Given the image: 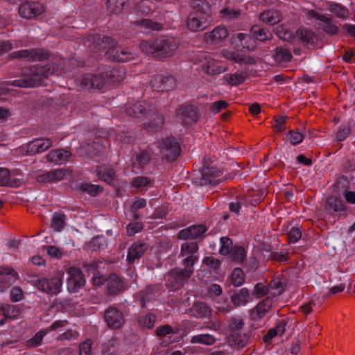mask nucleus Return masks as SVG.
Returning a JSON list of instances; mask_svg holds the SVG:
<instances>
[{
  "label": "nucleus",
  "instance_id": "0eeeda50",
  "mask_svg": "<svg viewBox=\"0 0 355 355\" xmlns=\"http://www.w3.org/2000/svg\"><path fill=\"white\" fill-rule=\"evenodd\" d=\"M193 273V267H184V269L175 268L169 272L168 281L173 289H179L183 286L185 282L191 277Z\"/></svg>",
  "mask_w": 355,
  "mask_h": 355
},
{
  "label": "nucleus",
  "instance_id": "412c9836",
  "mask_svg": "<svg viewBox=\"0 0 355 355\" xmlns=\"http://www.w3.org/2000/svg\"><path fill=\"white\" fill-rule=\"evenodd\" d=\"M107 293L110 295H118L123 292L127 286L116 274H111L106 279Z\"/></svg>",
  "mask_w": 355,
  "mask_h": 355
},
{
  "label": "nucleus",
  "instance_id": "cd10ccee",
  "mask_svg": "<svg viewBox=\"0 0 355 355\" xmlns=\"http://www.w3.org/2000/svg\"><path fill=\"white\" fill-rule=\"evenodd\" d=\"M211 309L202 302H196L189 309L188 313L197 318H209L211 315Z\"/></svg>",
  "mask_w": 355,
  "mask_h": 355
},
{
  "label": "nucleus",
  "instance_id": "ddd939ff",
  "mask_svg": "<svg viewBox=\"0 0 355 355\" xmlns=\"http://www.w3.org/2000/svg\"><path fill=\"white\" fill-rule=\"evenodd\" d=\"M214 57L215 55L206 53H202L200 55V61L202 62V69L210 76L220 74L225 71V68L218 64Z\"/></svg>",
  "mask_w": 355,
  "mask_h": 355
},
{
  "label": "nucleus",
  "instance_id": "13d9d810",
  "mask_svg": "<svg viewBox=\"0 0 355 355\" xmlns=\"http://www.w3.org/2000/svg\"><path fill=\"white\" fill-rule=\"evenodd\" d=\"M304 137V136L301 132L293 130L289 131L286 135V139L294 146L300 144L303 141Z\"/></svg>",
  "mask_w": 355,
  "mask_h": 355
},
{
  "label": "nucleus",
  "instance_id": "2eb2a0df",
  "mask_svg": "<svg viewBox=\"0 0 355 355\" xmlns=\"http://www.w3.org/2000/svg\"><path fill=\"white\" fill-rule=\"evenodd\" d=\"M104 320L110 328L118 329L124 323V318L121 311L113 306L106 309L104 314Z\"/></svg>",
  "mask_w": 355,
  "mask_h": 355
},
{
  "label": "nucleus",
  "instance_id": "f704fd0d",
  "mask_svg": "<svg viewBox=\"0 0 355 355\" xmlns=\"http://www.w3.org/2000/svg\"><path fill=\"white\" fill-rule=\"evenodd\" d=\"M250 299V293L248 288H243L234 293L232 296V303L237 306L245 305Z\"/></svg>",
  "mask_w": 355,
  "mask_h": 355
},
{
  "label": "nucleus",
  "instance_id": "bf43d9fd",
  "mask_svg": "<svg viewBox=\"0 0 355 355\" xmlns=\"http://www.w3.org/2000/svg\"><path fill=\"white\" fill-rule=\"evenodd\" d=\"M268 290L274 295L281 294L284 290V285L279 279H273L269 284Z\"/></svg>",
  "mask_w": 355,
  "mask_h": 355
},
{
  "label": "nucleus",
  "instance_id": "4d7b16f0",
  "mask_svg": "<svg viewBox=\"0 0 355 355\" xmlns=\"http://www.w3.org/2000/svg\"><path fill=\"white\" fill-rule=\"evenodd\" d=\"M243 324L244 322L241 318H232L228 325L229 334L241 332Z\"/></svg>",
  "mask_w": 355,
  "mask_h": 355
},
{
  "label": "nucleus",
  "instance_id": "c85d7f7f",
  "mask_svg": "<svg viewBox=\"0 0 355 355\" xmlns=\"http://www.w3.org/2000/svg\"><path fill=\"white\" fill-rule=\"evenodd\" d=\"M71 156L70 151L65 149H56L51 150L46 155L48 162L56 164H62L69 159Z\"/></svg>",
  "mask_w": 355,
  "mask_h": 355
},
{
  "label": "nucleus",
  "instance_id": "4c0bfd02",
  "mask_svg": "<svg viewBox=\"0 0 355 355\" xmlns=\"http://www.w3.org/2000/svg\"><path fill=\"white\" fill-rule=\"evenodd\" d=\"M246 76L243 72H236L234 73H227L223 77V83L231 85H241L245 80Z\"/></svg>",
  "mask_w": 355,
  "mask_h": 355
},
{
  "label": "nucleus",
  "instance_id": "1a4fd4ad",
  "mask_svg": "<svg viewBox=\"0 0 355 355\" xmlns=\"http://www.w3.org/2000/svg\"><path fill=\"white\" fill-rule=\"evenodd\" d=\"M70 173L68 168H55L37 175L36 180L42 184L56 183L67 178Z\"/></svg>",
  "mask_w": 355,
  "mask_h": 355
},
{
  "label": "nucleus",
  "instance_id": "473e14b6",
  "mask_svg": "<svg viewBox=\"0 0 355 355\" xmlns=\"http://www.w3.org/2000/svg\"><path fill=\"white\" fill-rule=\"evenodd\" d=\"M147 250L145 243L135 242L128 249L127 259L129 262H134L135 259H139Z\"/></svg>",
  "mask_w": 355,
  "mask_h": 355
},
{
  "label": "nucleus",
  "instance_id": "2f4dec72",
  "mask_svg": "<svg viewBox=\"0 0 355 355\" xmlns=\"http://www.w3.org/2000/svg\"><path fill=\"white\" fill-rule=\"evenodd\" d=\"M271 306V300H270L269 297H267L257 304L252 311L251 315L254 319H261L265 316L266 313L270 310Z\"/></svg>",
  "mask_w": 355,
  "mask_h": 355
},
{
  "label": "nucleus",
  "instance_id": "69168bd1",
  "mask_svg": "<svg viewBox=\"0 0 355 355\" xmlns=\"http://www.w3.org/2000/svg\"><path fill=\"white\" fill-rule=\"evenodd\" d=\"M135 10L137 12L140 13L141 15H147L151 10L149 5V1H141L137 3L135 6Z\"/></svg>",
  "mask_w": 355,
  "mask_h": 355
},
{
  "label": "nucleus",
  "instance_id": "a878e982",
  "mask_svg": "<svg viewBox=\"0 0 355 355\" xmlns=\"http://www.w3.org/2000/svg\"><path fill=\"white\" fill-rule=\"evenodd\" d=\"M177 117L184 125H189L197 121L198 114L191 106H185L178 110Z\"/></svg>",
  "mask_w": 355,
  "mask_h": 355
},
{
  "label": "nucleus",
  "instance_id": "5fc2aeb1",
  "mask_svg": "<svg viewBox=\"0 0 355 355\" xmlns=\"http://www.w3.org/2000/svg\"><path fill=\"white\" fill-rule=\"evenodd\" d=\"M156 320V316L153 313H148L144 316L139 317L138 320V322L140 326L152 329L154 327L155 322Z\"/></svg>",
  "mask_w": 355,
  "mask_h": 355
},
{
  "label": "nucleus",
  "instance_id": "c03bdc74",
  "mask_svg": "<svg viewBox=\"0 0 355 355\" xmlns=\"http://www.w3.org/2000/svg\"><path fill=\"white\" fill-rule=\"evenodd\" d=\"M251 33L255 39L261 42L269 40L272 37V34L270 31L257 25L253 26L251 28Z\"/></svg>",
  "mask_w": 355,
  "mask_h": 355
},
{
  "label": "nucleus",
  "instance_id": "f8f14e48",
  "mask_svg": "<svg viewBox=\"0 0 355 355\" xmlns=\"http://www.w3.org/2000/svg\"><path fill=\"white\" fill-rule=\"evenodd\" d=\"M67 274L69 277L67 286L70 293H75L84 286L85 282L84 275L78 268L70 267L67 270Z\"/></svg>",
  "mask_w": 355,
  "mask_h": 355
},
{
  "label": "nucleus",
  "instance_id": "9d476101",
  "mask_svg": "<svg viewBox=\"0 0 355 355\" xmlns=\"http://www.w3.org/2000/svg\"><path fill=\"white\" fill-rule=\"evenodd\" d=\"M13 58H24L28 61H43L49 58V53L43 49H26L14 51Z\"/></svg>",
  "mask_w": 355,
  "mask_h": 355
},
{
  "label": "nucleus",
  "instance_id": "6e6552de",
  "mask_svg": "<svg viewBox=\"0 0 355 355\" xmlns=\"http://www.w3.org/2000/svg\"><path fill=\"white\" fill-rule=\"evenodd\" d=\"M63 274L51 278H42L36 282L37 288L43 292L51 294H58L62 286Z\"/></svg>",
  "mask_w": 355,
  "mask_h": 355
},
{
  "label": "nucleus",
  "instance_id": "393cba45",
  "mask_svg": "<svg viewBox=\"0 0 355 355\" xmlns=\"http://www.w3.org/2000/svg\"><path fill=\"white\" fill-rule=\"evenodd\" d=\"M223 173L214 167L205 168L202 173L201 184H218L220 182Z\"/></svg>",
  "mask_w": 355,
  "mask_h": 355
},
{
  "label": "nucleus",
  "instance_id": "aec40b11",
  "mask_svg": "<svg viewBox=\"0 0 355 355\" xmlns=\"http://www.w3.org/2000/svg\"><path fill=\"white\" fill-rule=\"evenodd\" d=\"M164 123V117L157 112L150 110L145 114L144 125L148 130L161 128Z\"/></svg>",
  "mask_w": 355,
  "mask_h": 355
},
{
  "label": "nucleus",
  "instance_id": "e433bc0d",
  "mask_svg": "<svg viewBox=\"0 0 355 355\" xmlns=\"http://www.w3.org/2000/svg\"><path fill=\"white\" fill-rule=\"evenodd\" d=\"M216 341V338L209 334H200L193 336L191 338L190 343L191 344H200L205 345H212Z\"/></svg>",
  "mask_w": 355,
  "mask_h": 355
},
{
  "label": "nucleus",
  "instance_id": "e2e57ef3",
  "mask_svg": "<svg viewBox=\"0 0 355 355\" xmlns=\"http://www.w3.org/2000/svg\"><path fill=\"white\" fill-rule=\"evenodd\" d=\"M223 17L227 19H232L238 18L241 15V11L237 9H232L230 8H224L220 12Z\"/></svg>",
  "mask_w": 355,
  "mask_h": 355
},
{
  "label": "nucleus",
  "instance_id": "a19ab883",
  "mask_svg": "<svg viewBox=\"0 0 355 355\" xmlns=\"http://www.w3.org/2000/svg\"><path fill=\"white\" fill-rule=\"evenodd\" d=\"M315 34L308 29L300 28L295 31V39H299L304 44H313Z\"/></svg>",
  "mask_w": 355,
  "mask_h": 355
},
{
  "label": "nucleus",
  "instance_id": "3c124183",
  "mask_svg": "<svg viewBox=\"0 0 355 355\" xmlns=\"http://www.w3.org/2000/svg\"><path fill=\"white\" fill-rule=\"evenodd\" d=\"M220 247L219 252L223 256H228L231 253L234 246L232 241L226 236H223L220 239Z\"/></svg>",
  "mask_w": 355,
  "mask_h": 355
},
{
  "label": "nucleus",
  "instance_id": "39448f33",
  "mask_svg": "<svg viewBox=\"0 0 355 355\" xmlns=\"http://www.w3.org/2000/svg\"><path fill=\"white\" fill-rule=\"evenodd\" d=\"M156 146L159 149L162 155L168 162H173L180 155V146L177 140L173 137L158 140Z\"/></svg>",
  "mask_w": 355,
  "mask_h": 355
},
{
  "label": "nucleus",
  "instance_id": "6e6d98bb",
  "mask_svg": "<svg viewBox=\"0 0 355 355\" xmlns=\"http://www.w3.org/2000/svg\"><path fill=\"white\" fill-rule=\"evenodd\" d=\"M20 184L11 182L10 180V172L7 168H0V186L18 187Z\"/></svg>",
  "mask_w": 355,
  "mask_h": 355
},
{
  "label": "nucleus",
  "instance_id": "8fccbe9b",
  "mask_svg": "<svg viewBox=\"0 0 355 355\" xmlns=\"http://www.w3.org/2000/svg\"><path fill=\"white\" fill-rule=\"evenodd\" d=\"M276 34L284 41L293 42L295 40V34L283 25L277 27Z\"/></svg>",
  "mask_w": 355,
  "mask_h": 355
},
{
  "label": "nucleus",
  "instance_id": "774afa93",
  "mask_svg": "<svg viewBox=\"0 0 355 355\" xmlns=\"http://www.w3.org/2000/svg\"><path fill=\"white\" fill-rule=\"evenodd\" d=\"M331 11L340 18H345L348 15V10L339 4L331 5Z\"/></svg>",
  "mask_w": 355,
  "mask_h": 355
},
{
  "label": "nucleus",
  "instance_id": "a211bd4d",
  "mask_svg": "<svg viewBox=\"0 0 355 355\" xmlns=\"http://www.w3.org/2000/svg\"><path fill=\"white\" fill-rule=\"evenodd\" d=\"M308 15L321 21L322 24L320 25L327 34L335 35L338 33V27L334 24L332 19L327 15L319 14L313 10L308 12Z\"/></svg>",
  "mask_w": 355,
  "mask_h": 355
},
{
  "label": "nucleus",
  "instance_id": "49530a36",
  "mask_svg": "<svg viewBox=\"0 0 355 355\" xmlns=\"http://www.w3.org/2000/svg\"><path fill=\"white\" fill-rule=\"evenodd\" d=\"M149 160V155L142 151L133 155L132 164L134 167L142 168L148 164Z\"/></svg>",
  "mask_w": 355,
  "mask_h": 355
},
{
  "label": "nucleus",
  "instance_id": "ea45409f",
  "mask_svg": "<svg viewBox=\"0 0 355 355\" xmlns=\"http://www.w3.org/2000/svg\"><path fill=\"white\" fill-rule=\"evenodd\" d=\"M275 60L278 63L287 62L292 58L290 50L286 47H277L273 55Z\"/></svg>",
  "mask_w": 355,
  "mask_h": 355
},
{
  "label": "nucleus",
  "instance_id": "a18cd8bd",
  "mask_svg": "<svg viewBox=\"0 0 355 355\" xmlns=\"http://www.w3.org/2000/svg\"><path fill=\"white\" fill-rule=\"evenodd\" d=\"M228 256L232 261L241 263L245 259L247 252L243 246L234 245Z\"/></svg>",
  "mask_w": 355,
  "mask_h": 355
},
{
  "label": "nucleus",
  "instance_id": "603ef678",
  "mask_svg": "<svg viewBox=\"0 0 355 355\" xmlns=\"http://www.w3.org/2000/svg\"><path fill=\"white\" fill-rule=\"evenodd\" d=\"M245 281V275L240 268H235L231 275V282L235 286H241Z\"/></svg>",
  "mask_w": 355,
  "mask_h": 355
},
{
  "label": "nucleus",
  "instance_id": "864d4df0",
  "mask_svg": "<svg viewBox=\"0 0 355 355\" xmlns=\"http://www.w3.org/2000/svg\"><path fill=\"white\" fill-rule=\"evenodd\" d=\"M144 105L141 103H136L126 108V113L130 116L140 117L144 116Z\"/></svg>",
  "mask_w": 355,
  "mask_h": 355
},
{
  "label": "nucleus",
  "instance_id": "680f3d73",
  "mask_svg": "<svg viewBox=\"0 0 355 355\" xmlns=\"http://www.w3.org/2000/svg\"><path fill=\"white\" fill-rule=\"evenodd\" d=\"M146 206V201L144 198H139L135 201V202L132 205L130 210L132 214V217L137 220L139 218V215L137 214V211L139 209L144 208Z\"/></svg>",
  "mask_w": 355,
  "mask_h": 355
},
{
  "label": "nucleus",
  "instance_id": "bb28decb",
  "mask_svg": "<svg viewBox=\"0 0 355 355\" xmlns=\"http://www.w3.org/2000/svg\"><path fill=\"white\" fill-rule=\"evenodd\" d=\"M229 345L235 349H241L248 345L249 336L241 332L230 333L227 338Z\"/></svg>",
  "mask_w": 355,
  "mask_h": 355
},
{
  "label": "nucleus",
  "instance_id": "79ce46f5",
  "mask_svg": "<svg viewBox=\"0 0 355 355\" xmlns=\"http://www.w3.org/2000/svg\"><path fill=\"white\" fill-rule=\"evenodd\" d=\"M326 209L329 211L342 212L345 211L346 207L342 200L331 197L327 198Z\"/></svg>",
  "mask_w": 355,
  "mask_h": 355
},
{
  "label": "nucleus",
  "instance_id": "20e7f679",
  "mask_svg": "<svg viewBox=\"0 0 355 355\" xmlns=\"http://www.w3.org/2000/svg\"><path fill=\"white\" fill-rule=\"evenodd\" d=\"M102 43L107 45L104 46V48H107L106 55L109 59L113 61L123 62L134 58V54L129 49H122L110 37H103Z\"/></svg>",
  "mask_w": 355,
  "mask_h": 355
},
{
  "label": "nucleus",
  "instance_id": "f3484780",
  "mask_svg": "<svg viewBox=\"0 0 355 355\" xmlns=\"http://www.w3.org/2000/svg\"><path fill=\"white\" fill-rule=\"evenodd\" d=\"M150 84L153 89L158 92L168 91L175 87L176 80L171 76L158 75L151 80Z\"/></svg>",
  "mask_w": 355,
  "mask_h": 355
},
{
  "label": "nucleus",
  "instance_id": "5701e85b",
  "mask_svg": "<svg viewBox=\"0 0 355 355\" xmlns=\"http://www.w3.org/2000/svg\"><path fill=\"white\" fill-rule=\"evenodd\" d=\"M206 230V227L202 225H191L180 230L178 232V239L184 240L197 239L203 235Z\"/></svg>",
  "mask_w": 355,
  "mask_h": 355
},
{
  "label": "nucleus",
  "instance_id": "c756f323",
  "mask_svg": "<svg viewBox=\"0 0 355 355\" xmlns=\"http://www.w3.org/2000/svg\"><path fill=\"white\" fill-rule=\"evenodd\" d=\"M232 44H235L236 47L245 48L248 50H252L254 48V42L251 36L245 33H237L232 37Z\"/></svg>",
  "mask_w": 355,
  "mask_h": 355
},
{
  "label": "nucleus",
  "instance_id": "58836bf2",
  "mask_svg": "<svg viewBox=\"0 0 355 355\" xmlns=\"http://www.w3.org/2000/svg\"><path fill=\"white\" fill-rule=\"evenodd\" d=\"M260 19L266 24L274 25L281 20L280 13L275 10H268L262 12Z\"/></svg>",
  "mask_w": 355,
  "mask_h": 355
},
{
  "label": "nucleus",
  "instance_id": "6ab92c4d",
  "mask_svg": "<svg viewBox=\"0 0 355 355\" xmlns=\"http://www.w3.org/2000/svg\"><path fill=\"white\" fill-rule=\"evenodd\" d=\"M160 294L159 286H147L145 288L140 291L137 298L139 300L142 307H146L149 302H151Z\"/></svg>",
  "mask_w": 355,
  "mask_h": 355
},
{
  "label": "nucleus",
  "instance_id": "72a5a7b5",
  "mask_svg": "<svg viewBox=\"0 0 355 355\" xmlns=\"http://www.w3.org/2000/svg\"><path fill=\"white\" fill-rule=\"evenodd\" d=\"M97 175L99 179L112 184L115 178V171L113 168L110 166H98L96 169Z\"/></svg>",
  "mask_w": 355,
  "mask_h": 355
},
{
  "label": "nucleus",
  "instance_id": "37998d69",
  "mask_svg": "<svg viewBox=\"0 0 355 355\" xmlns=\"http://www.w3.org/2000/svg\"><path fill=\"white\" fill-rule=\"evenodd\" d=\"M66 224V216L60 212L53 214L51 227L56 232H60Z\"/></svg>",
  "mask_w": 355,
  "mask_h": 355
},
{
  "label": "nucleus",
  "instance_id": "4be33fe9",
  "mask_svg": "<svg viewBox=\"0 0 355 355\" xmlns=\"http://www.w3.org/2000/svg\"><path fill=\"white\" fill-rule=\"evenodd\" d=\"M228 35V31L224 26H218L213 31L207 32L204 35V40L210 44L220 43Z\"/></svg>",
  "mask_w": 355,
  "mask_h": 355
},
{
  "label": "nucleus",
  "instance_id": "7c9ffc66",
  "mask_svg": "<svg viewBox=\"0 0 355 355\" xmlns=\"http://www.w3.org/2000/svg\"><path fill=\"white\" fill-rule=\"evenodd\" d=\"M104 73L108 85L118 84L122 82L125 77V73L123 68L106 70Z\"/></svg>",
  "mask_w": 355,
  "mask_h": 355
},
{
  "label": "nucleus",
  "instance_id": "09e8293b",
  "mask_svg": "<svg viewBox=\"0 0 355 355\" xmlns=\"http://www.w3.org/2000/svg\"><path fill=\"white\" fill-rule=\"evenodd\" d=\"M1 309L5 318L15 319L21 313V309L17 305L6 304Z\"/></svg>",
  "mask_w": 355,
  "mask_h": 355
},
{
  "label": "nucleus",
  "instance_id": "c9c22d12",
  "mask_svg": "<svg viewBox=\"0 0 355 355\" xmlns=\"http://www.w3.org/2000/svg\"><path fill=\"white\" fill-rule=\"evenodd\" d=\"M132 24L135 27H137L141 31H159L162 28V25L161 24L158 22H154L148 19L134 21Z\"/></svg>",
  "mask_w": 355,
  "mask_h": 355
},
{
  "label": "nucleus",
  "instance_id": "423d86ee",
  "mask_svg": "<svg viewBox=\"0 0 355 355\" xmlns=\"http://www.w3.org/2000/svg\"><path fill=\"white\" fill-rule=\"evenodd\" d=\"M198 245L196 242H184L181 245L180 257H183L182 264L184 267H193L198 261Z\"/></svg>",
  "mask_w": 355,
  "mask_h": 355
},
{
  "label": "nucleus",
  "instance_id": "f257e3e1",
  "mask_svg": "<svg viewBox=\"0 0 355 355\" xmlns=\"http://www.w3.org/2000/svg\"><path fill=\"white\" fill-rule=\"evenodd\" d=\"M191 8L187 19V27L192 32L205 30L212 22V10L207 0H190Z\"/></svg>",
  "mask_w": 355,
  "mask_h": 355
},
{
  "label": "nucleus",
  "instance_id": "4468645a",
  "mask_svg": "<svg viewBox=\"0 0 355 355\" xmlns=\"http://www.w3.org/2000/svg\"><path fill=\"white\" fill-rule=\"evenodd\" d=\"M44 7L37 1L24 2L18 10L19 15L29 19L35 17L44 12Z\"/></svg>",
  "mask_w": 355,
  "mask_h": 355
},
{
  "label": "nucleus",
  "instance_id": "338daca9",
  "mask_svg": "<svg viewBox=\"0 0 355 355\" xmlns=\"http://www.w3.org/2000/svg\"><path fill=\"white\" fill-rule=\"evenodd\" d=\"M144 227L141 222L130 223L128 225L126 230L128 236H134L136 233L140 232Z\"/></svg>",
  "mask_w": 355,
  "mask_h": 355
},
{
  "label": "nucleus",
  "instance_id": "f03ea898",
  "mask_svg": "<svg viewBox=\"0 0 355 355\" xmlns=\"http://www.w3.org/2000/svg\"><path fill=\"white\" fill-rule=\"evenodd\" d=\"M139 46L144 53L160 59L172 56L178 44L175 38L163 36L141 41Z\"/></svg>",
  "mask_w": 355,
  "mask_h": 355
},
{
  "label": "nucleus",
  "instance_id": "dca6fc26",
  "mask_svg": "<svg viewBox=\"0 0 355 355\" xmlns=\"http://www.w3.org/2000/svg\"><path fill=\"white\" fill-rule=\"evenodd\" d=\"M53 145L50 139H36L28 143L24 148L28 155L41 153L48 150Z\"/></svg>",
  "mask_w": 355,
  "mask_h": 355
},
{
  "label": "nucleus",
  "instance_id": "9b49d317",
  "mask_svg": "<svg viewBox=\"0 0 355 355\" xmlns=\"http://www.w3.org/2000/svg\"><path fill=\"white\" fill-rule=\"evenodd\" d=\"M80 84L85 89H101L107 85L105 73L102 71L96 74H85L80 79Z\"/></svg>",
  "mask_w": 355,
  "mask_h": 355
},
{
  "label": "nucleus",
  "instance_id": "b1692460",
  "mask_svg": "<svg viewBox=\"0 0 355 355\" xmlns=\"http://www.w3.org/2000/svg\"><path fill=\"white\" fill-rule=\"evenodd\" d=\"M0 275L3 276L0 278V293H3L15 283L17 274L12 269L0 267Z\"/></svg>",
  "mask_w": 355,
  "mask_h": 355
},
{
  "label": "nucleus",
  "instance_id": "de8ad7c7",
  "mask_svg": "<svg viewBox=\"0 0 355 355\" xmlns=\"http://www.w3.org/2000/svg\"><path fill=\"white\" fill-rule=\"evenodd\" d=\"M125 3V0H107L106 8L110 13L119 14L123 10Z\"/></svg>",
  "mask_w": 355,
  "mask_h": 355
},
{
  "label": "nucleus",
  "instance_id": "0e129e2a",
  "mask_svg": "<svg viewBox=\"0 0 355 355\" xmlns=\"http://www.w3.org/2000/svg\"><path fill=\"white\" fill-rule=\"evenodd\" d=\"M48 334L46 329L38 331L33 338L28 340V345L31 347H36L41 344L44 336Z\"/></svg>",
  "mask_w": 355,
  "mask_h": 355
},
{
  "label": "nucleus",
  "instance_id": "7ed1b4c3",
  "mask_svg": "<svg viewBox=\"0 0 355 355\" xmlns=\"http://www.w3.org/2000/svg\"><path fill=\"white\" fill-rule=\"evenodd\" d=\"M56 69L55 64H37L29 69V72L25 77L12 81H7L3 85L7 87L10 85L19 87H37L41 85L43 78L52 75Z\"/></svg>",
  "mask_w": 355,
  "mask_h": 355
},
{
  "label": "nucleus",
  "instance_id": "052dcab7",
  "mask_svg": "<svg viewBox=\"0 0 355 355\" xmlns=\"http://www.w3.org/2000/svg\"><path fill=\"white\" fill-rule=\"evenodd\" d=\"M80 189L83 191L92 196H95L98 193L102 191V189L100 186L89 183L83 184L80 187Z\"/></svg>",
  "mask_w": 355,
  "mask_h": 355
}]
</instances>
